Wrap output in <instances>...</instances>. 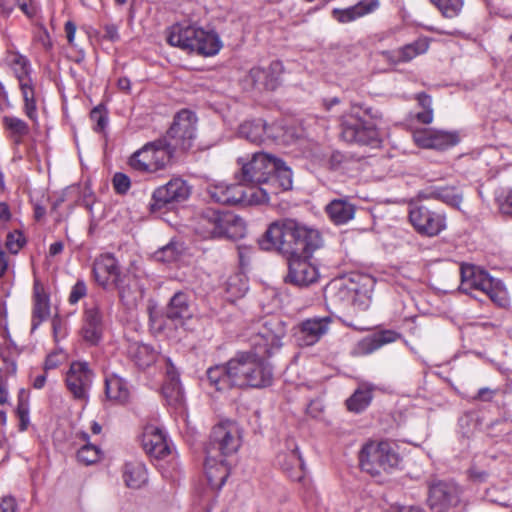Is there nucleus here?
Instances as JSON below:
<instances>
[{
  "instance_id": "f257e3e1",
  "label": "nucleus",
  "mask_w": 512,
  "mask_h": 512,
  "mask_svg": "<svg viewBox=\"0 0 512 512\" xmlns=\"http://www.w3.org/2000/svg\"><path fill=\"white\" fill-rule=\"evenodd\" d=\"M285 335L286 326L277 317L256 324L248 339L250 351L237 353L226 364L207 370L210 386L217 391L232 387L259 389L270 386L273 369L266 359L281 348Z\"/></svg>"
},
{
  "instance_id": "f03ea898",
  "label": "nucleus",
  "mask_w": 512,
  "mask_h": 512,
  "mask_svg": "<svg viewBox=\"0 0 512 512\" xmlns=\"http://www.w3.org/2000/svg\"><path fill=\"white\" fill-rule=\"evenodd\" d=\"M259 245L266 251L309 256L321 247L322 237L318 230L286 219L271 223L259 239Z\"/></svg>"
},
{
  "instance_id": "7ed1b4c3",
  "label": "nucleus",
  "mask_w": 512,
  "mask_h": 512,
  "mask_svg": "<svg viewBox=\"0 0 512 512\" xmlns=\"http://www.w3.org/2000/svg\"><path fill=\"white\" fill-rule=\"evenodd\" d=\"M167 41L171 46L205 57L215 56L223 46L217 32L187 22L172 25Z\"/></svg>"
},
{
  "instance_id": "20e7f679",
  "label": "nucleus",
  "mask_w": 512,
  "mask_h": 512,
  "mask_svg": "<svg viewBox=\"0 0 512 512\" xmlns=\"http://www.w3.org/2000/svg\"><path fill=\"white\" fill-rule=\"evenodd\" d=\"M379 117L372 108L353 104L350 113L341 118L342 139L348 143L378 147L381 140L374 120Z\"/></svg>"
},
{
  "instance_id": "39448f33",
  "label": "nucleus",
  "mask_w": 512,
  "mask_h": 512,
  "mask_svg": "<svg viewBox=\"0 0 512 512\" xmlns=\"http://www.w3.org/2000/svg\"><path fill=\"white\" fill-rule=\"evenodd\" d=\"M195 232L205 239H241L246 234V225L241 217L213 208L203 210L196 218Z\"/></svg>"
},
{
  "instance_id": "423d86ee",
  "label": "nucleus",
  "mask_w": 512,
  "mask_h": 512,
  "mask_svg": "<svg viewBox=\"0 0 512 512\" xmlns=\"http://www.w3.org/2000/svg\"><path fill=\"white\" fill-rule=\"evenodd\" d=\"M7 66L18 83L23 99V109L26 116L34 123H38L37 100L35 94V81L32 77L33 68L30 60L15 48H8L4 56Z\"/></svg>"
},
{
  "instance_id": "0eeeda50",
  "label": "nucleus",
  "mask_w": 512,
  "mask_h": 512,
  "mask_svg": "<svg viewBox=\"0 0 512 512\" xmlns=\"http://www.w3.org/2000/svg\"><path fill=\"white\" fill-rule=\"evenodd\" d=\"M401 462L397 446L388 440H370L359 453L361 469L371 476L390 474L400 467Z\"/></svg>"
},
{
  "instance_id": "6e6552de",
  "label": "nucleus",
  "mask_w": 512,
  "mask_h": 512,
  "mask_svg": "<svg viewBox=\"0 0 512 512\" xmlns=\"http://www.w3.org/2000/svg\"><path fill=\"white\" fill-rule=\"evenodd\" d=\"M326 299L335 307L366 310L371 304V284L365 278V283L353 280L332 281L325 290Z\"/></svg>"
},
{
  "instance_id": "1a4fd4ad",
  "label": "nucleus",
  "mask_w": 512,
  "mask_h": 512,
  "mask_svg": "<svg viewBox=\"0 0 512 512\" xmlns=\"http://www.w3.org/2000/svg\"><path fill=\"white\" fill-rule=\"evenodd\" d=\"M174 148L167 138L146 143L130 157V166L143 173H156L165 169L174 155Z\"/></svg>"
},
{
  "instance_id": "9d476101",
  "label": "nucleus",
  "mask_w": 512,
  "mask_h": 512,
  "mask_svg": "<svg viewBox=\"0 0 512 512\" xmlns=\"http://www.w3.org/2000/svg\"><path fill=\"white\" fill-rule=\"evenodd\" d=\"M461 289L467 293L471 290L481 291L499 306H505L508 303L507 290L503 283L474 265L461 267Z\"/></svg>"
},
{
  "instance_id": "9b49d317",
  "label": "nucleus",
  "mask_w": 512,
  "mask_h": 512,
  "mask_svg": "<svg viewBox=\"0 0 512 512\" xmlns=\"http://www.w3.org/2000/svg\"><path fill=\"white\" fill-rule=\"evenodd\" d=\"M239 170L236 179L243 184L269 185L273 170L276 167L274 156L255 152L252 155L237 158Z\"/></svg>"
},
{
  "instance_id": "f8f14e48",
  "label": "nucleus",
  "mask_w": 512,
  "mask_h": 512,
  "mask_svg": "<svg viewBox=\"0 0 512 512\" xmlns=\"http://www.w3.org/2000/svg\"><path fill=\"white\" fill-rule=\"evenodd\" d=\"M241 446V430L237 423L230 420L221 421L213 427L207 451L212 455L226 457L238 451Z\"/></svg>"
},
{
  "instance_id": "ddd939ff",
  "label": "nucleus",
  "mask_w": 512,
  "mask_h": 512,
  "mask_svg": "<svg viewBox=\"0 0 512 512\" xmlns=\"http://www.w3.org/2000/svg\"><path fill=\"white\" fill-rule=\"evenodd\" d=\"M280 127L277 124L268 126L265 121L258 119L253 121H246L239 126V136L251 142L260 143L265 137L280 140L283 143H291L298 139L293 128H281L282 134L276 132Z\"/></svg>"
},
{
  "instance_id": "4468645a",
  "label": "nucleus",
  "mask_w": 512,
  "mask_h": 512,
  "mask_svg": "<svg viewBox=\"0 0 512 512\" xmlns=\"http://www.w3.org/2000/svg\"><path fill=\"white\" fill-rule=\"evenodd\" d=\"M197 118L195 114L189 110H181L174 118L173 124L168 130L166 136L174 150H188L192 146V142L196 135Z\"/></svg>"
},
{
  "instance_id": "2eb2a0df",
  "label": "nucleus",
  "mask_w": 512,
  "mask_h": 512,
  "mask_svg": "<svg viewBox=\"0 0 512 512\" xmlns=\"http://www.w3.org/2000/svg\"><path fill=\"white\" fill-rule=\"evenodd\" d=\"M94 380V373L85 361H73L65 376V383L73 398L87 401Z\"/></svg>"
},
{
  "instance_id": "dca6fc26",
  "label": "nucleus",
  "mask_w": 512,
  "mask_h": 512,
  "mask_svg": "<svg viewBox=\"0 0 512 512\" xmlns=\"http://www.w3.org/2000/svg\"><path fill=\"white\" fill-rule=\"evenodd\" d=\"M190 193L191 188L185 180L172 178L167 184L155 189L150 208L154 212L167 205L183 202L188 199Z\"/></svg>"
},
{
  "instance_id": "f3484780",
  "label": "nucleus",
  "mask_w": 512,
  "mask_h": 512,
  "mask_svg": "<svg viewBox=\"0 0 512 512\" xmlns=\"http://www.w3.org/2000/svg\"><path fill=\"white\" fill-rule=\"evenodd\" d=\"M409 219L419 233L430 237L436 236L446 229L445 214L432 211L425 206L411 207Z\"/></svg>"
},
{
  "instance_id": "a211bd4d",
  "label": "nucleus",
  "mask_w": 512,
  "mask_h": 512,
  "mask_svg": "<svg viewBox=\"0 0 512 512\" xmlns=\"http://www.w3.org/2000/svg\"><path fill=\"white\" fill-rule=\"evenodd\" d=\"M460 501V489L453 482L439 481L429 489L428 503L435 512H449Z\"/></svg>"
},
{
  "instance_id": "6ab92c4d",
  "label": "nucleus",
  "mask_w": 512,
  "mask_h": 512,
  "mask_svg": "<svg viewBox=\"0 0 512 512\" xmlns=\"http://www.w3.org/2000/svg\"><path fill=\"white\" fill-rule=\"evenodd\" d=\"M333 318L327 316H315L303 320L297 328L296 340L302 347H308L316 344L326 335L330 329Z\"/></svg>"
},
{
  "instance_id": "aec40b11",
  "label": "nucleus",
  "mask_w": 512,
  "mask_h": 512,
  "mask_svg": "<svg viewBox=\"0 0 512 512\" xmlns=\"http://www.w3.org/2000/svg\"><path fill=\"white\" fill-rule=\"evenodd\" d=\"M276 461L289 478L294 481L303 479L304 461L294 439L289 438L285 441V449L278 453Z\"/></svg>"
},
{
  "instance_id": "412c9836",
  "label": "nucleus",
  "mask_w": 512,
  "mask_h": 512,
  "mask_svg": "<svg viewBox=\"0 0 512 512\" xmlns=\"http://www.w3.org/2000/svg\"><path fill=\"white\" fill-rule=\"evenodd\" d=\"M413 139L421 148L445 150L459 142V135L453 131L422 129L413 133Z\"/></svg>"
},
{
  "instance_id": "4be33fe9",
  "label": "nucleus",
  "mask_w": 512,
  "mask_h": 512,
  "mask_svg": "<svg viewBox=\"0 0 512 512\" xmlns=\"http://www.w3.org/2000/svg\"><path fill=\"white\" fill-rule=\"evenodd\" d=\"M95 281L104 289L113 288L122 278L116 258L111 254H102L93 265Z\"/></svg>"
},
{
  "instance_id": "5701e85b",
  "label": "nucleus",
  "mask_w": 512,
  "mask_h": 512,
  "mask_svg": "<svg viewBox=\"0 0 512 512\" xmlns=\"http://www.w3.org/2000/svg\"><path fill=\"white\" fill-rule=\"evenodd\" d=\"M304 255H291L288 280L298 286H308L318 280V268Z\"/></svg>"
},
{
  "instance_id": "b1692460",
  "label": "nucleus",
  "mask_w": 512,
  "mask_h": 512,
  "mask_svg": "<svg viewBox=\"0 0 512 512\" xmlns=\"http://www.w3.org/2000/svg\"><path fill=\"white\" fill-rule=\"evenodd\" d=\"M141 443L145 452L154 458H163L170 452L163 429L155 424H148L144 427Z\"/></svg>"
},
{
  "instance_id": "393cba45",
  "label": "nucleus",
  "mask_w": 512,
  "mask_h": 512,
  "mask_svg": "<svg viewBox=\"0 0 512 512\" xmlns=\"http://www.w3.org/2000/svg\"><path fill=\"white\" fill-rule=\"evenodd\" d=\"M102 313L97 306L87 307L84 311L83 326L81 335L85 342L90 345H96L103 334Z\"/></svg>"
},
{
  "instance_id": "a878e982",
  "label": "nucleus",
  "mask_w": 512,
  "mask_h": 512,
  "mask_svg": "<svg viewBox=\"0 0 512 512\" xmlns=\"http://www.w3.org/2000/svg\"><path fill=\"white\" fill-rule=\"evenodd\" d=\"M429 49L427 38H418L413 43L407 44L397 50L382 51L381 57L391 64L409 62L415 57L425 54Z\"/></svg>"
},
{
  "instance_id": "bb28decb",
  "label": "nucleus",
  "mask_w": 512,
  "mask_h": 512,
  "mask_svg": "<svg viewBox=\"0 0 512 512\" xmlns=\"http://www.w3.org/2000/svg\"><path fill=\"white\" fill-rule=\"evenodd\" d=\"M166 381L163 385V395L167 403L178 407L183 404L184 393L179 379V373L170 358H165Z\"/></svg>"
},
{
  "instance_id": "cd10ccee",
  "label": "nucleus",
  "mask_w": 512,
  "mask_h": 512,
  "mask_svg": "<svg viewBox=\"0 0 512 512\" xmlns=\"http://www.w3.org/2000/svg\"><path fill=\"white\" fill-rule=\"evenodd\" d=\"M204 470L209 485L215 490L223 487L230 473L225 459L212 455V451H207Z\"/></svg>"
},
{
  "instance_id": "c85d7f7f",
  "label": "nucleus",
  "mask_w": 512,
  "mask_h": 512,
  "mask_svg": "<svg viewBox=\"0 0 512 512\" xmlns=\"http://www.w3.org/2000/svg\"><path fill=\"white\" fill-rule=\"evenodd\" d=\"M113 288L118 290L121 302L128 309L135 308L144 296V289L134 275L124 274Z\"/></svg>"
},
{
  "instance_id": "c756f323",
  "label": "nucleus",
  "mask_w": 512,
  "mask_h": 512,
  "mask_svg": "<svg viewBox=\"0 0 512 512\" xmlns=\"http://www.w3.org/2000/svg\"><path fill=\"white\" fill-rule=\"evenodd\" d=\"M400 338V334L393 330H383L361 339L354 348L357 356L369 355L386 344L393 343Z\"/></svg>"
},
{
  "instance_id": "7c9ffc66",
  "label": "nucleus",
  "mask_w": 512,
  "mask_h": 512,
  "mask_svg": "<svg viewBox=\"0 0 512 512\" xmlns=\"http://www.w3.org/2000/svg\"><path fill=\"white\" fill-rule=\"evenodd\" d=\"M283 65L273 61L267 69L255 67L249 72V78L255 85L263 86L268 90H275L281 83Z\"/></svg>"
},
{
  "instance_id": "2f4dec72",
  "label": "nucleus",
  "mask_w": 512,
  "mask_h": 512,
  "mask_svg": "<svg viewBox=\"0 0 512 512\" xmlns=\"http://www.w3.org/2000/svg\"><path fill=\"white\" fill-rule=\"evenodd\" d=\"M207 193L214 202L225 205H239V200L243 196L240 183L215 182L207 187Z\"/></svg>"
},
{
  "instance_id": "473e14b6",
  "label": "nucleus",
  "mask_w": 512,
  "mask_h": 512,
  "mask_svg": "<svg viewBox=\"0 0 512 512\" xmlns=\"http://www.w3.org/2000/svg\"><path fill=\"white\" fill-rule=\"evenodd\" d=\"M166 315L176 325H182L185 320L190 319L193 311L190 307L188 296L183 292H177L169 302Z\"/></svg>"
},
{
  "instance_id": "72a5a7b5",
  "label": "nucleus",
  "mask_w": 512,
  "mask_h": 512,
  "mask_svg": "<svg viewBox=\"0 0 512 512\" xmlns=\"http://www.w3.org/2000/svg\"><path fill=\"white\" fill-rule=\"evenodd\" d=\"M330 220L336 225L346 224L354 218L355 207L345 199H334L325 208Z\"/></svg>"
},
{
  "instance_id": "f704fd0d",
  "label": "nucleus",
  "mask_w": 512,
  "mask_h": 512,
  "mask_svg": "<svg viewBox=\"0 0 512 512\" xmlns=\"http://www.w3.org/2000/svg\"><path fill=\"white\" fill-rule=\"evenodd\" d=\"M4 131L9 140L15 145L23 143L30 133L29 125L21 118L14 115H6L2 118Z\"/></svg>"
},
{
  "instance_id": "c9c22d12",
  "label": "nucleus",
  "mask_w": 512,
  "mask_h": 512,
  "mask_svg": "<svg viewBox=\"0 0 512 512\" xmlns=\"http://www.w3.org/2000/svg\"><path fill=\"white\" fill-rule=\"evenodd\" d=\"M276 193L277 190L272 189L270 184L267 185V187H263V185L251 184V186L246 189L242 187L243 196L241 197V200H239V205H263L269 202L271 194Z\"/></svg>"
},
{
  "instance_id": "e433bc0d",
  "label": "nucleus",
  "mask_w": 512,
  "mask_h": 512,
  "mask_svg": "<svg viewBox=\"0 0 512 512\" xmlns=\"http://www.w3.org/2000/svg\"><path fill=\"white\" fill-rule=\"evenodd\" d=\"M105 392L108 399L118 404L126 403L130 396L127 382L115 374L106 377Z\"/></svg>"
},
{
  "instance_id": "4c0bfd02",
  "label": "nucleus",
  "mask_w": 512,
  "mask_h": 512,
  "mask_svg": "<svg viewBox=\"0 0 512 512\" xmlns=\"http://www.w3.org/2000/svg\"><path fill=\"white\" fill-rule=\"evenodd\" d=\"M128 355L138 367L144 369L156 361L158 353L148 344L133 342L128 347Z\"/></svg>"
},
{
  "instance_id": "58836bf2",
  "label": "nucleus",
  "mask_w": 512,
  "mask_h": 512,
  "mask_svg": "<svg viewBox=\"0 0 512 512\" xmlns=\"http://www.w3.org/2000/svg\"><path fill=\"white\" fill-rule=\"evenodd\" d=\"M50 303L49 297L45 293L43 287L35 284L34 286V307L32 316V330L38 326L49 316Z\"/></svg>"
},
{
  "instance_id": "ea45409f",
  "label": "nucleus",
  "mask_w": 512,
  "mask_h": 512,
  "mask_svg": "<svg viewBox=\"0 0 512 512\" xmlns=\"http://www.w3.org/2000/svg\"><path fill=\"white\" fill-rule=\"evenodd\" d=\"M374 385L371 383H362L355 392L346 400L349 411L359 413L365 410L372 400Z\"/></svg>"
},
{
  "instance_id": "a19ab883",
  "label": "nucleus",
  "mask_w": 512,
  "mask_h": 512,
  "mask_svg": "<svg viewBox=\"0 0 512 512\" xmlns=\"http://www.w3.org/2000/svg\"><path fill=\"white\" fill-rule=\"evenodd\" d=\"M123 479L130 488H140L147 480L145 465L140 461L128 462L124 466Z\"/></svg>"
},
{
  "instance_id": "79ce46f5",
  "label": "nucleus",
  "mask_w": 512,
  "mask_h": 512,
  "mask_svg": "<svg viewBox=\"0 0 512 512\" xmlns=\"http://www.w3.org/2000/svg\"><path fill=\"white\" fill-rule=\"evenodd\" d=\"M224 291L229 301L243 297L248 291V280L241 272L230 275L224 282Z\"/></svg>"
},
{
  "instance_id": "37998d69",
  "label": "nucleus",
  "mask_w": 512,
  "mask_h": 512,
  "mask_svg": "<svg viewBox=\"0 0 512 512\" xmlns=\"http://www.w3.org/2000/svg\"><path fill=\"white\" fill-rule=\"evenodd\" d=\"M186 251L184 243L172 239L167 245L154 252L153 257L157 262L173 263L181 259Z\"/></svg>"
},
{
  "instance_id": "c03bdc74",
  "label": "nucleus",
  "mask_w": 512,
  "mask_h": 512,
  "mask_svg": "<svg viewBox=\"0 0 512 512\" xmlns=\"http://www.w3.org/2000/svg\"><path fill=\"white\" fill-rule=\"evenodd\" d=\"M430 197L459 209L463 200V193L457 187H437L430 192Z\"/></svg>"
},
{
  "instance_id": "a18cd8bd",
  "label": "nucleus",
  "mask_w": 512,
  "mask_h": 512,
  "mask_svg": "<svg viewBox=\"0 0 512 512\" xmlns=\"http://www.w3.org/2000/svg\"><path fill=\"white\" fill-rule=\"evenodd\" d=\"M276 164L270 181H276L279 184L281 190H289L292 188V171L281 159L274 157Z\"/></svg>"
},
{
  "instance_id": "49530a36",
  "label": "nucleus",
  "mask_w": 512,
  "mask_h": 512,
  "mask_svg": "<svg viewBox=\"0 0 512 512\" xmlns=\"http://www.w3.org/2000/svg\"><path fill=\"white\" fill-rule=\"evenodd\" d=\"M417 100L419 111L415 113L417 121L423 124H430L434 119V112L432 108V98L425 93H419L415 96Z\"/></svg>"
},
{
  "instance_id": "de8ad7c7",
  "label": "nucleus",
  "mask_w": 512,
  "mask_h": 512,
  "mask_svg": "<svg viewBox=\"0 0 512 512\" xmlns=\"http://www.w3.org/2000/svg\"><path fill=\"white\" fill-rule=\"evenodd\" d=\"M101 456V449L89 443L83 445L77 452V460L87 466L97 463L101 459Z\"/></svg>"
},
{
  "instance_id": "09e8293b",
  "label": "nucleus",
  "mask_w": 512,
  "mask_h": 512,
  "mask_svg": "<svg viewBox=\"0 0 512 512\" xmlns=\"http://www.w3.org/2000/svg\"><path fill=\"white\" fill-rule=\"evenodd\" d=\"M445 17L453 18L457 16L464 5L463 0H431Z\"/></svg>"
},
{
  "instance_id": "8fccbe9b",
  "label": "nucleus",
  "mask_w": 512,
  "mask_h": 512,
  "mask_svg": "<svg viewBox=\"0 0 512 512\" xmlns=\"http://www.w3.org/2000/svg\"><path fill=\"white\" fill-rule=\"evenodd\" d=\"M359 18L374 13L380 7L379 0H360L353 5Z\"/></svg>"
},
{
  "instance_id": "3c124183",
  "label": "nucleus",
  "mask_w": 512,
  "mask_h": 512,
  "mask_svg": "<svg viewBox=\"0 0 512 512\" xmlns=\"http://www.w3.org/2000/svg\"><path fill=\"white\" fill-rule=\"evenodd\" d=\"M332 17L339 23H349L359 19L354 6L345 9L334 8Z\"/></svg>"
},
{
  "instance_id": "603ef678",
  "label": "nucleus",
  "mask_w": 512,
  "mask_h": 512,
  "mask_svg": "<svg viewBox=\"0 0 512 512\" xmlns=\"http://www.w3.org/2000/svg\"><path fill=\"white\" fill-rule=\"evenodd\" d=\"M112 185L116 193L124 195L131 187V180L126 174L117 172L112 178Z\"/></svg>"
},
{
  "instance_id": "864d4df0",
  "label": "nucleus",
  "mask_w": 512,
  "mask_h": 512,
  "mask_svg": "<svg viewBox=\"0 0 512 512\" xmlns=\"http://www.w3.org/2000/svg\"><path fill=\"white\" fill-rule=\"evenodd\" d=\"M25 244V238L20 231H14L8 234L6 247L12 254H17Z\"/></svg>"
},
{
  "instance_id": "5fc2aeb1",
  "label": "nucleus",
  "mask_w": 512,
  "mask_h": 512,
  "mask_svg": "<svg viewBox=\"0 0 512 512\" xmlns=\"http://www.w3.org/2000/svg\"><path fill=\"white\" fill-rule=\"evenodd\" d=\"M87 293L86 285L83 281H77L72 287L69 295V303L74 305Z\"/></svg>"
},
{
  "instance_id": "6e6d98bb",
  "label": "nucleus",
  "mask_w": 512,
  "mask_h": 512,
  "mask_svg": "<svg viewBox=\"0 0 512 512\" xmlns=\"http://www.w3.org/2000/svg\"><path fill=\"white\" fill-rule=\"evenodd\" d=\"M90 117L96 123V126L94 128L96 131H103L107 126V116L100 108H94L90 113Z\"/></svg>"
},
{
  "instance_id": "4d7b16f0",
  "label": "nucleus",
  "mask_w": 512,
  "mask_h": 512,
  "mask_svg": "<svg viewBox=\"0 0 512 512\" xmlns=\"http://www.w3.org/2000/svg\"><path fill=\"white\" fill-rule=\"evenodd\" d=\"M323 411H324V405L320 399L312 400L306 408L307 414L315 419L320 418Z\"/></svg>"
},
{
  "instance_id": "13d9d810",
  "label": "nucleus",
  "mask_w": 512,
  "mask_h": 512,
  "mask_svg": "<svg viewBox=\"0 0 512 512\" xmlns=\"http://www.w3.org/2000/svg\"><path fill=\"white\" fill-rule=\"evenodd\" d=\"M18 509L17 501L12 496L0 498V512H16Z\"/></svg>"
},
{
  "instance_id": "bf43d9fd",
  "label": "nucleus",
  "mask_w": 512,
  "mask_h": 512,
  "mask_svg": "<svg viewBox=\"0 0 512 512\" xmlns=\"http://www.w3.org/2000/svg\"><path fill=\"white\" fill-rule=\"evenodd\" d=\"M52 329H53V334H54V338L56 341L65 337L66 327L60 318H54L52 320Z\"/></svg>"
},
{
  "instance_id": "052dcab7",
  "label": "nucleus",
  "mask_w": 512,
  "mask_h": 512,
  "mask_svg": "<svg viewBox=\"0 0 512 512\" xmlns=\"http://www.w3.org/2000/svg\"><path fill=\"white\" fill-rule=\"evenodd\" d=\"M499 209L503 214L512 216V191L499 199Z\"/></svg>"
},
{
  "instance_id": "680f3d73",
  "label": "nucleus",
  "mask_w": 512,
  "mask_h": 512,
  "mask_svg": "<svg viewBox=\"0 0 512 512\" xmlns=\"http://www.w3.org/2000/svg\"><path fill=\"white\" fill-rule=\"evenodd\" d=\"M469 477L475 483H482L487 481L488 473L478 468H471L469 471Z\"/></svg>"
},
{
  "instance_id": "e2e57ef3",
  "label": "nucleus",
  "mask_w": 512,
  "mask_h": 512,
  "mask_svg": "<svg viewBox=\"0 0 512 512\" xmlns=\"http://www.w3.org/2000/svg\"><path fill=\"white\" fill-rule=\"evenodd\" d=\"M10 268V257L4 252L0 251V278H2Z\"/></svg>"
},
{
  "instance_id": "0e129e2a",
  "label": "nucleus",
  "mask_w": 512,
  "mask_h": 512,
  "mask_svg": "<svg viewBox=\"0 0 512 512\" xmlns=\"http://www.w3.org/2000/svg\"><path fill=\"white\" fill-rule=\"evenodd\" d=\"M65 33H66V38H67V41L70 45H74V40H75V34H76V25L74 22L72 21H67L65 23Z\"/></svg>"
},
{
  "instance_id": "69168bd1",
  "label": "nucleus",
  "mask_w": 512,
  "mask_h": 512,
  "mask_svg": "<svg viewBox=\"0 0 512 512\" xmlns=\"http://www.w3.org/2000/svg\"><path fill=\"white\" fill-rule=\"evenodd\" d=\"M104 30H105L104 38H106L112 42L119 40V33H118L117 26H115L113 24H109V25L105 26Z\"/></svg>"
},
{
  "instance_id": "338daca9",
  "label": "nucleus",
  "mask_w": 512,
  "mask_h": 512,
  "mask_svg": "<svg viewBox=\"0 0 512 512\" xmlns=\"http://www.w3.org/2000/svg\"><path fill=\"white\" fill-rule=\"evenodd\" d=\"M24 397H25V393H24V391H22L21 395L19 397V403H18V406L16 409L17 416H21V415L25 416V415L29 414L28 403Z\"/></svg>"
},
{
  "instance_id": "774afa93",
  "label": "nucleus",
  "mask_w": 512,
  "mask_h": 512,
  "mask_svg": "<svg viewBox=\"0 0 512 512\" xmlns=\"http://www.w3.org/2000/svg\"><path fill=\"white\" fill-rule=\"evenodd\" d=\"M10 219H11V212H10L9 206L6 203L1 202L0 203V223H2L3 225H6Z\"/></svg>"
}]
</instances>
